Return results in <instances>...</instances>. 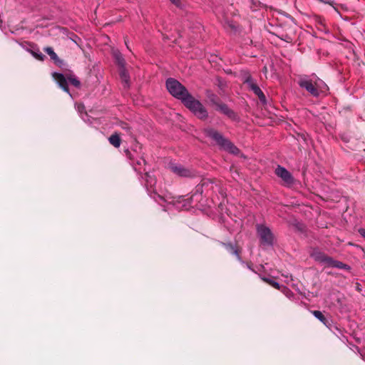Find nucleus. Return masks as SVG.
<instances>
[{
    "instance_id": "obj_1",
    "label": "nucleus",
    "mask_w": 365,
    "mask_h": 365,
    "mask_svg": "<svg viewBox=\"0 0 365 365\" xmlns=\"http://www.w3.org/2000/svg\"><path fill=\"white\" fill-rule=\"evenodd\" d=\"M297 83L300 88L315 98L325 95L329 90L328 86L314 73L299 76Z\"/></svg>"
},
{
    "instance_id": "obj_2",
    "label": "nucleus",
    "mask_w": 365,
    "mask_h": 365,
    "mask_svg": "<svg viewBox=\"0 0 365 365\" xmlns=\"http://www.w3.org/2000/svg\"><path fill=\"white\" fill-rule=\"evenodd\" d=\"M203 132L207 137L214 140L221 149L234 155H238L240 153V150L229 139L225 138L223 135L217 130L212 128H207L204 129Z\"/></svg>"
},
{
    "instance_id": "obj_3",
    "label": "nucleus",
    "mask_w": 365,
    "mask_h": 365,
    "mask_svg": "<svg viewBox=\"0 0 365 365\" xmlns=\"http://www.w3.org/2000/svg\"><path fill=\"white\" fill-rule=\"evenodd\" d=\"M166 87L169 93L182 103L190 95L181 83L173 78L167 79Z\"/></svg>"
},
{
    "instance_id": "obj_4",
    "label": "nucleus",
    "mask_w": 365,
    "mask_h": 365,
    "mask_svg": "<svg viewBox=\"0 0 365 365\" xmlns=\"http://www.w3.org/2000/svg\"><path fill=\"white\" fill-rule=\"evenodd\" d=\"M183 105L188 108L197 118L206 120L208 117V112L202 103L195 99L191 94L182 102Z\"/></svg>"
},
{
    "instance_id": "obj_5",
    "label": "nucleus",
    "mask_w": 365,
    "mask_h": 365,
    "mask_svg": "<svg viewBox=\"0 0 365 365\" xmlns=\"http://www.w3.org/2000/svg\"><path fill=\"white\" fill-rule=\"evenodd\" d=\"M256 230L260 243L264 246H272L274 245V236L271 230L264 225L257 224Z\"/></svg>"
},
{
    "instance_id": "obj_6",
    "label": "nucleus",
    "mask_w": 365,
    "mask_h": 365,
    "mask_svg": "<svg viewBox=\"0 0 365 365\" xmlns=\"http://www.w3.org/2000/svg\"><path fill=\"white\" fill-rule=\"evenodd\" d=\"M169 168L173 173L180 177L194 178L196 176L195 170L187 168L179 163H170Z\"/></svg>"
},
{
    "instance_id": "obj_7",
    "label": "nucleus",
    "mask_w": 365,
    "mask_h": 365,
    "mask_svg": "<svg viewBox=\"0 0 365 365\" xmlns=\"http://www.w3.org/2000/svg\"><path fill=\"white\" fill-rule=\"evenodd\" d=\"M217 187L218 185L215 179L204 178L201 180V182L197 185L196 192L200 193L205 192L206 194H209L210 192H215Z\"/></svg>"
},
{
    "instance_id": "obj_8",
    "label": "nucleus",
    "mask_w": 365,
    "mask_h": 365,
    "mask_svg": "<svg viewBox=\"0 0 365 365\" xmlns=\"http://www.w3.org/2000/svg\"><path fill=\"white\" fill-rule=\"evenodd\" d=\"M276 175L282 179L284 185L287 187H291L294 183V178L292 173L285 168L278 165L274 171Z\"/></svg>"
},
{
    "instance_id": "obj_9",
    "label": "nucleus",
    "mask_w": 365,
    "mask_h": 365,
    "mask_svg": "<svg viewBox=\"0 0 365 365\" xmlns=\"http://www.w3.org/2000/svg\"><path fill=\"white\" fill-rule=\"evenodd\" d=\"M244 83L247 85L249 89L252 91L258 98L260 102L262 104L267 103V99L266 97L262 92V91L260 89V88L257 86L255 80L252 78L251 76H248Z\"/></svg>"
},
{
    "instance_id": "obj_10",
    "label": "nucleus",
    "mask_w": 365,
    "mask_h": 365,
    "mask_svg": "<svg viewBox=\"0 0 365 365\" xmlns=\"http://www.w3.org/2000/svg\"><path fill=\"white\" fill-rule=\"evenodd\" d=\"M217 110H219L220 113L225 115L227 117H228L230 119H231L232 120H235V121L239 120V117L237 115V113L233 110L230 108L227 105H226L225 103H217Z\"/></svg>"
},
{
    "instance_id": "obj_11",
    "label": "nucleus",
    "mask_w": 365,
    "mask_h": 365,
    "mask_svg": "<svg viewBox=\"0 0 365 365\" xmlns=\"http://www.w3.org/2000/svg\"><path fill=\"white\" fill-rule=\"evenodd\" d=\"M218 242L220 245L223 246L228 252L234 255L239 262H240L241 263H245V262L242 259V257L240 256L241 251L236 244H233L232 242H224L221 241H218Z\"/></svg>"
},
{
    "instance_id": "obj_12",
    "label": "nucleus",
    "mask_w": 365,
    "mask_h": 365,
    "mask_svg": "<svg viewBox=\"0 0 365 365\" xmlns=\"http://www.w3.org/2000/svg\"><path fill=\"white\" fill-rule=\"evenodd\" d=\"M53 77L57 81L58 86L66 93H68L70 96L71 93L69 92L68 85V77L66 78L63 73H53Z\"/></svg>"
},
{
    "instance_id": "obj_13",
    "label": "nucleus",
    "mask_w": 365,
    "mask_h": 365,
    "mask_svg": "<svg viewBox=\"0 0 365 365\" xmlns=\"http://www.w3.org/2000/svg\"><path fill=\"white\" fill-rule=\"evenodd\" d=\"M312 257L314 259L315 261L323 264H327L328 267L331 259V257H329L324 252L319 251L313 252L312 254Z\"/></svg>"
},
{
    "instance_id": "obj_14",
    "label": "nucleus",
    "mask_w": 365,
    "mask_h": 365,
    "mask_svg": "<svg viewBox=\"0 0 365 365\" xmlns=\"http://www.w3.org/2000/svg\"><path fill=\"white\" fill-rule=\"evenodd\" d=\"M120 77L123 83V86L125 88L129 87V75L125 69V68H121L120 71Z\"/></svg>"
},
{
    "instance_id": "obj_15",
    "label": "nucleus",
    "mask_w": 365,
    "mask_h": 365,
    "mask_svg": "<svg viewBox=\"0 0 365 365\" xmlns=\"http://www.w3.org/2000/svg\"><path fill=\"white\" fill-rule=\"evenodd\" d=\"M312 313L313 315L319 319L322 323H323L325 326L328 327L329 321L327 319L324 317V315L322 314L321 311L319 310H314L312 311Z\"/></svg>"
},
{
    "instance_id": "obj_16",
    "label": "nucleus",
    "mask_w": 365,
    "mask_h": 365,
    "mask_svg": "<svg viewBox=\"0 0 365 365\" xmlns=\"http://www.w3.org/2000/svg\"><path fill=\"white\" fill-rule=\"evenodd\" d=\"M108 140H109L110 143L112 145H113L115 148H119L120 145L121 140H120L119 135L117 133H114V134L111 135L109 137Z\"/></svg>"
},
{
    "instance_id": "obj_17",
    "label": "nucleus",
    "mask_w": 365,
    "mask_h": 365,
    "mask_svg": "<svg viewBox=\"0 0 365 365\" xmlns=\"http://www.w3.org/2000/svg\"><path fill=\"white\" fill-rule=\"evenodd\" d=\"M329 267L339 268V269H349V267L347 264H344L343 262H341L340 261L335 260L332 257H331V259Z\"/></svg>"
},
{
    "instance_id": "obj_18",
    "label": "nucleus",
    "mask_w": 365,
    "mask_h": 365,
    "mask_svg": "<svg viewBox=\"0 0 365 365\" xmlns=\"http://www.w3.org/2000/svg\"><path fill=\"white\" fill-rule=\"evenodd\" d=\"M114 57L117 64L120 67V69L125 68V61L123 55L120 52H115L114 53Z\"/></svg>"
},
{
    "instance_id": "obj_19",
    "label": "nucleus",
    "mask_w": 365,
    "mask_h": 365,
    "mask_svg": "<svg viewBox=\"0 0 365 365\" xmlns=\"http://www.w3.org/2000/svg\"><path fill=\"white\" fill-rule=\"evenodd\" d=\"M44 51L55 62L59 61V58H58L57 54L54 52L53 49L51 47H46V48H44Z\"/></svg>"
},
{
    "instance_id": "obj_20",
    "label": "nucleus",
    "mask_w": 365,
    "mask_h": 365,
    "mask_svg": "<svg viewBox=\"0 0 365 365\" xmlns=\"http://www.w3.org/2000/svg\"><path fill=\"white\" fill-rule=\"evenodd\" d=\"M262 279L264 282L269 284V285H271L272 287H273L274 288L277 289H280V284L278 282L274 281L273 279L267 278V277H262Z\"/></svg>"
},
{
    "instance_id": "obj_21",
    "label": "nucleus",
    "mask_w": 365,
    "mask_h": 365,
    "mask_svg": "<svg viewBox=\"0 0 365 365\" xmlns=\"http://www.w3.org/2000/svg\"><path fill=\"white\" fill-rule=\"evenodd\" d=\"M68 80L76 88L80 87L81 82L75 76H72V75L68 76Z\"/></svg>"
},
{
    "instance_id": "obj_22",
    "label": "nucleus",
    "mask_w": 365,
    "mask_h": 365,
    "mask_svg": "<svg viewBox=\"0 0 365 365\" xmlns=\"http://www.w3.org/2000/svg\"><path fill=\"white\" fill-rule=\"evenodd\" d=\"M119 125L123 130H124L126 132L127 134H132V128L127 123L120 122Z\"/></svg>"
},
{
    "instance_id": "obj_23",
    "label": "nucleus",
    "mask_w": 365,
    "mask_h": 365,
    "mask_svg": "<svg viewBox=\"0 0 365 365\" xmlns=\"http://www.w3.org/2000/svg\"><path fill=\"white\" fill-rule=\"evenodd\" d=\"M31 54L38 60L43 61L45 58V56L39 51H31Z\"/></svg>"
},
{
    "instance_id": "obj_24",
    "label": "nucleus",
    "mask_w": 365,
    "mask_h": 365,
    "mask_svg": "<svg viewBox=\"0 0 365 365\" xmlns=\"http://www.w3.org/2000/svg\"><path fill=\"white\" fill-rule=\"evenodd\" d=\"M133 164L134 165V169L137 170L138 168L136 167V165H145V160L143 158H140V159L137 160L135 163L133 161Z\"/></svg>"
},
{
    "instance_id": "obj_25",
    "label": "nucleus",
    "mask_w": 365,
    "mask_h": 365,
    "mask_svg": "<svg viewBox=\"0 0 365 365\" xmlns=\"http://www.w3.org/2000/svg\"><path fill=\"white\" fill-rule=\"evenodd\" d=\"M209 98H210V102L213 105H215L216 106V108L217 107V103H220V102H219L218 98L216 95L212 94L209 97Z\"/></svg>"
},
{
    "instance_id": "obj_26",
    "label": "nucleus",
    "mask_w": 365,
    "mask_h": 365,
    "mask_svg": "<svg viewBox=\"0 0 365 365\" xmlns=\"http://www.w3.org/2000/svg\"><path fill=\"white\" fill-rule=\"evenodd\" d=\"M280 38L288 43L292 41V38L289 36L287 34L282 35V36L280 37Z\"/></svg>"
},
{
    "instance_id": "obj_27",
    "label": "nucleus",
    "mask_w": 365,
    "mask_h": 365,
    "mask_svg": "<svg viewBox=\"0 0 365 365\" xmlns=\"http://www.w3.org/2000/svg\"><path fill=\"white\" fill-rule=\"evenodd\" d=\"M358 232L360 234V235L365 239V229L364 228H359L358 230Z\"/></svg>"
},
{
    "instance_id": "obj_28",
    "label": "nucleus",
    "mask_w": 365,
    "mask_h": 365,
    "mask_svg": "<svg viewBox=\"0 0 365 365\" xmlns=\"http://www.w3.org/2000/svg\"><path fill=\"white\" fill-rule=\"evenodd\" d=\"M172 4L179 7L180 6V0H170Z\"/></svg>"
},
{
    "instance_id": "obj_29",
    "label": "nucleus",
    "mask_w": 365,
    "mask_h": 365,
    "mask_svg": "<svg viewBox=\"0 0 365 365\" xmlns=\"http://www.w3.org/2000/svg\"><path fill=\"white\" fill-rule=\"evenodd\" d=\"M244 264H246L247 267L249 269H250V270H252V271H254V270L252 269V268L251 265H250L249 263H245V262Z\"/></svg>"
},
{
    "instance_id": "obj_30",
    "label": "nucleus",
    "mask_w": 365,
    "mask_h": 365,
    "mask_svg": "<svg viewBox=\"0 0 365 365\" xmlns=\"http://www.w3.org/2000/svg\"><path fill=\"white\" fill-rule=\"evenodd\" d=\"M81 107L83 108V106H78V110H81Z\"/></svg>"
},
{
    "instance_id": "obj_31",
    "label": "nucleus",
    "mask_w": 365,
    "mask_h": 365,
    "mask_svg": "<svg viewBox=\"0 0 365 365\" xmlns=\"http://www.w3.org/2000/svg\"><path fill=\"white\" fill-rule=\"evenodd\" d=\"M81 107L83 108V106H78V110H81Z\"/></svg>"
}]
</instances>
